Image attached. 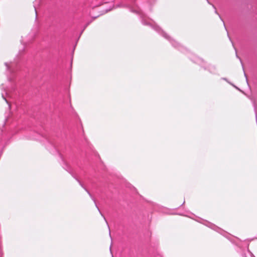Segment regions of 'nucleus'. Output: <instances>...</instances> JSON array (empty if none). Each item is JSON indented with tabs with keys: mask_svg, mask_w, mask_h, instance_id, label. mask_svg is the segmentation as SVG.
I'll use <instances>...</instances> for the list:
<instances>
[{
	"mask_svg": "<svg viewBox=\"0 0 257 257\" xmlns=\"http://www.w3.org/2000/svg\"><path fill=\"white\" fill-rule=\"evenodd\" d=\"M205 222L206 223H204V224L206 226H207L208 227L210 228L211 229L216 231V232L219 233L221 235H222L224 236H225V237L227 238L228 239L230 240L231 241H232V240H231V238H230L231 237H232V236L228 232H227L226 231H224L221 228L218 227L216 225H215L210 222L206 221Z\"/></svg>",
	"mask_w": 257,
	"mask_h": 257,
	"instance_id": "obj_1",
	"label": "nucleus"
},
{
	"mask_svg": "<svg viewBox=\"0 0 257 257\" xmlns=\"http://www.w3.org/2000/svg\"><path fill=\"white\" fill-rule=\"evenodd\" d=\"M167 211L165 212V213L169 215H179L188 216L190 218H193V216L195 215L194 214H191V216H188L187 214H184V213H182L178 211V210H166Z\"/></svg>",
	"mask_w": 257,
	"mask_h": 257,
	"instance_id": "obj_2",
	"label": "nucleus"
},
{
	"mask_svg": "<svg viewBox=\"0 0 257 257\" xmlns=\"http://www.w3.org/2000/svg\"><path fill=\"white\" fill-rule=\"evenodd\" d=\"M99 213L101 214V215L104 217V220H105L106 222L107 223V220L105 218V217L103 216V213L102 212V210L99 209L98 210Z\"/></svg>",
	"mask_w": 257,
	"mask_h": 257,
	"instance_id": "obj_3",
	"label": "nucleus"
},
{
	"mask_svg": "<svg viewBox=\"0 0 257 257\" xmlns=\"http://www.w3.org/2000/svg\"><path fill=\"white\" fill-rule=\"evenodd\" d=\"M242 257H247L246 254L245 253L242 254Z\"/></svg>",
	"mask_w": 257,
	"mask_h": 257,
	"instance_id": "obj_4",
	"label": "nucleus"
},
{
	"mask_svg": "<svg viewBox=\"0 0 257 257\" xmlns=\"http://www.w3.org/2000/svg\"><path fill=\"white\" fill-rule=\"evenodd\" d=\"M247 252L249 254H251V253L248 250H247Z\"/></svg>",
	"mask_w": 257,
	"mask_h": 257,
	"instance_id": "obj_5",
	"label": "nucleus"
},
{
	"mask_svg": "<svg viewBox=\"0 0 257 257\" xmlns=\"http://www.w3.org/2000/svg\"><path fill=\"white\" fill-rule=\"evenodd\" d=\"M109 249H110V252H111V246H110V248Z\"/></svg>",
	"mask_w": 257,
	"mask_h": 257,
	"instance_id": "obj_6",
	"label": "nucleus"
},
{
	"mask_svg": "<svg viewBox=\"0 0 257 257\" xmlns=\"http://www.w3.org/2000/svg\"><path fill=\"white\" fill-rule=\"evenodd\" d=\"M158 257H162L161 255H159Z\"/></svg>",
	"mask_w": 257,
	"mask_h": 257,
	"instance_id": "obj_7",
	"label": "nucleus"
},
{
	"mask_svg": "<svg viewBox=\"0 0 257 257\" xmlns=\"http://www.w3.org/2000/svg\"><path fill=\"white\" fill-rule=\"evenodd\" d=\"M109 234L110 235V231H109Z\"/></svg>",
	"mask_w": 257,
	"mask_h": 257,
	"instance_id": "obj_8",
	"label": "nucleus"
},
{
	"mask_svg": "<svg viewBox=\"0 0 257 257\" xmlns=\"http://www.w3.org/2000/svg\"><path fill=\"white\" fill-rule=\"evenodd\" d=\"M112 257H113V255H112Z\"/></svg>",
	"mask_w": 257,
	"mask_h": 257,
	"instance_id": "obj_9",
	"label": "nucleus"
}]
</instances>
